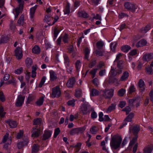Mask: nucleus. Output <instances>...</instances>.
<instances>
[{
    "label": "nucleus",
    "instance_id": "1",
    "mask_svg": "<svg viewBox=\"0 0 153 153\" xmlns=\"http://www.w3.org/2000/svg\"><path fill=\"white\" fill-rule=\"evenodd\" d=\"M77 103L79 102H83L80 106V110L83 114L85 115L89 114V111L88 109L90 106L89 103L85 101V99L82 97V93L79 89H77Z\"/></svg>",
    "mask_w": 153,
    "mask_h": 153
},
{
    "label": "nucleus",
    "instance_id": "2",
    "mask_svg": "<svg viewBox=\"0 0 153 153\" xmlns=\"http://www.w3.org/2000/svg\"><path fill=\"white\" fill-rule=\"evenodd\" d=\"M122 140V139L119 134H117L114 135L111 137L110 143L111 149L113 151L119 149Z\"/></svg>",
    "mask_w": 153,
    "mask_h": 153
},
{
    "label": "nucleus",
    "instance_id": "3",
    "mask_svg": "<svg viewBox=\"0 0 153 153\" xmlns=\"http://www.w3.org/2000/svg\"><path fill=\"white\" fill-rule=\"evenodd\" d=\"M124 6L126 9L133 13H134L137 9V7L135 4L129 1L125 2L124 3Z\"/></svg>",
    "mask_w": 153,
    "mask_h": 153
},
{
    "label": "nucleus",
    "instance_id": "4",
    "mask_svg": "<svg viewBox=\"0 0 153 153\" xmlns=\"http://www.w3.org/2000/svg\"><path fill=\"white\" fill-rule=\"evenodd\" d=\"M22 50V48L19 47L16 48L14 50V56H16L17 59H21L23 56Z\"/></svg>",
    "mask_w": 153,
    "mask_h": 153
},
{
    "label": "nucleus",
    "instance_id": "5",
    "mask_svg": "<svg viewBox=\"0 0 153 153\" xmlns=\"http://www.w3.org/2000/svg\"><path fill=\"white\" fill-rule=\"evenodd\" d=\"M61 94V91L58 86H57L53 88L51 95L52 98L59 97L60 96Z\"/></svg>",
    "mask_w": 153,
    "mask_h": 153
},
{
    "label": "nucleus",
    "instance_id": "6",
    "mask_svg": "<svg viewBox=\"0 0 153 153\" xmlns=\"http://www.w3.org/2000/svg\"><path fill=\"white\" fill-rule=\"evenodd\" d=\"M114 90L113 89H105L103 91V96L107 99H110L113 96L114 92Z\"/></svg>",
    "mask_w": 153,
    "mask_h": 153
},
{
    "label": "nucleus",
    "instance_id": "7",
    "mask_svg": "<svg viewBox=\"0 0 153 153\" xmlns=\"http://www.w3.org/2000/svg\"><path fill=\"white\" fill-rule=\"evenodd\" d=\"M25 97L21 95H19L17 99L15 102V105L17 107L21 106L24 103Z\"/></svg>",
    "mask_w": 153,
    "mask_h": 153
},
{
    "label": "nucleus",
    "instance_id": "8",
    "mask_svg": "<svg viewBox=\"0 0 153 153\" xmlns=\"http://www.w3.org/2000/svg\"><path fill=\"white\" fill-rule=\"evenodd\" d=\"M32 137H38L41 134V131L39 128H37V126L33 127L32 131Z\"/></svg>",
    "mask_w": 153,
    "mask_h": 153
},
{
    "label": "nucleus",
    "instance_id": "9",
    "mask_svg": "<svg viewBox=\"0 0 153 153\" xmlns=\"http://www.w3.org/2000/svg\"><path fill=\"white\" fill-rule=\"evenodd\" d=\"M153 59V53H146L143 55V59L144 61L149 62Z\"/></svg>",
    "mask_w": 153,
    "mask_h": 153
},
{
    "label": "nucleus",
    "instance_id": "10",
    "mask_svg": "<svg viewBox=\"0 0 153 153\" xmlns=\"http://www.w3.org/2000/svg\"><path fill=\"white\" fill-rule=\"evenodd\" d=\"M52 131L45 130L42 137V139L44 140H45L49 139L51 137L52 134Z\"/></svg>",
    "mask_w": 153,
    "mask_h": 153
},
{
    "label": "nucleus",
    "instance_id": "11",
    "mask_svg": "<svg viewBox=\"0 0 153 153\" xmlns=\"http://www.w3.org/2000/svg\"><path fill=\"white\" fill-rule=\"evenodd\" d=\"M37 7V5H36L34 6L31 7L30 10V17L31 21H34V17L36 10Z\"/></svg>",
    "mask_w": 153,
    "mask_h": 153
},
{
    "label": "nucleus",
    "instance_id": "12",
    "mask_svg": "<svg viewBox=\"0 0 153 153\" xmlns=\"http://www.w3.org/2000/svg\"><path fill=\"white\" fill-rule=\"evenodd\" d=\"M6 123L8 124L11 128H14L16 127L17 123L16 121L9 119L5 121Z\"/></svg>",
    "mask_w": 153,
    "mask_h": 153
},
{
    "label": "nucleus",
    "instance_id": "13",
    "mask_svg": "<svg viewBox=\"0 0 153 153\" xmlns=\"http://www.w3.org/2000/svg\"><path fill=\"white\" fill-rule=\"evenodd\" d=\"M147 44V41L144 39H143L140 40L136 45L137 48L145 46Z\"/></svg>",
    "mask_w": 153,
    "mask_h": 153
},
{
    "label": "nucleus",
    "instance_id": "14",
    "mask_svg": "<svg viewBox=\"0 0 153 153\" xmlns=\"http://www.w3.org/2000/svg\"><path fill=\"white\" fill-rule=\"evenodd\" d=\"M129 76V74L127 71H124L120 78V80L122 81H126L128 79Z\"/></svg>",
    "mask_w": 153,
    "mask_h": 153
},
{
    "label": "nucleus",
    "instance_id": "15",
    "mask_svg": "<svg viewBox=\"0 0 153 153\" xmlns=\"http://www.w3.org/2000/svg\"><path fill=\"white\" fill-rule=\"evenodd\" d=\"M76 80L74 77L70 79L67 83V86L69 88H72Z\"/></svg>",
    "mask_w": 153,
    "mask_h": 153
},
{
    "label": "nucleus",
    "instance_id": "16",
    "mask_svg": "<svg viewBox=\"0 0 153 153\" xmlns=\"http://www.w3.org/2000/svg\"><path fill=\"white\" fill-rule=\"evenodd\" d=\"M140 131V128L139 126L136 125L134 126L132 129L133 133L134 135V136H136L138 137V134Z\"/></svg>",
    "mask_w": 153,
    "mask_h": 153
},
{
    "label": "nucleus",
    "instance_id": "17",
    "mask_svg": "<svg viewBox=\"0 0 153 153\" xmlns=\"http://www.w3.org/2000/svg\"><path fill=\"white\" fill-rule=\"evenodd\" d=\"M28 143L27 138H26L25 140L22 142H20L17 143V146L19 149L22 148L25 146Z\"/></svg>",
    "mask_w": 153,
    "mask_h": 153
},
{
    "label": "nucleus",
    "instance_id": "18",
    "mask_svg": "<svg viewBox=\"0 0 153 153\" xmlns=\"http://www.w3.org/2000/svg\"><path fill=\"white\" fill-rule=\"evenodd\" d=\"M151 25L150 24L147 25L145 27L140 28V31L142 33H146L151 29Z\"/></svg>",
    "mask_w": 153,
    "mask_h": 153
},
{
    "label": "nucleus",
    "instance_id": "19",
    "mask_svg": "<svg viewBox=\"0 0 153 153\" xmlns=\"http://www.w3.org/2000/svg\"><path fill=\"white\" fill-rule=\"evenodd\" d=\"M117 67L118 68V73L120 74L122 72L123 69V62L122 60H120L118 61Z\"/></svg>",
    "mask_w": 153,
    "mask_h": 153
},
{
    "label": "nucleus",
    "instance_id": "20",
    "mask_svg": "<svg viewBox=\"0 0 153 153\" xmlns=\"http://www.w3.org/2000/svg\"><path fill=\"white\" fill-rule=\"evenodd\" d=\"M78 14L79 16L81 17L84 18H87L88 17V15L87 13L84 11L79 10L77 15Z\"/></svg>",
    "mask_w": 153,
    "mask_h": 153
},
{
    "label": "nucleus",
    "instance_id": "21",
    "mask_svg": "<svg viewBox=\"0 0 153 153\" xmlns=\"http://www.w3.org/2000/svg\"><path fill=\"white\" fill-rule=\"evenodd\" d=\"M97 63V59L96 58H94L91 60L88 67L90 68H92L94 67Z\"/></svg>",
    "mask_w": 153,
    "mask_h": 153
},
{
    "label": "nucleus",
    "instance_id": "22",
    "mask_svg": "<svg viewBox=\"0 0 153 153\" xmlns=\"http://www.w3.org/2000/svg\"><path fill=\"white\" fill-rule=\"evenodd\" d=\"M50 77L51 81H53L57 78V75L55 72L52 70L50 71Z\"/></svg>",
    "mask_w": 153,
    "mask_h": 153
},
{
    "label": "nucleus",
    "instance_id": "23",
    "mask_svg": "<svg viewBox=\"0 0 153 153\" xmlns=\"http://www.w3.org/2000/svg\"><path fill=\"white\" fill-rule=\"evenodd\" d=\"M23 6L21 7H20V5H19L18 7L16 8L15 9V11L16 13V15H15V18H17L18 17L20 13H22L23 9Z\"/></svg>",
    "mask_w": 153,
    "mask_h": 153
},
{
    "label": "nucleus",
    "instance_id": "24",
    "mask_svg": "<svg viewBox=\"0 0 153 153\" xmlns=\"http://www.w3.org/2000/svg\"><path fill=\"white\" fill-rule=\"evenodd\" d=\"M128 114V115L125 118V120L127 122H131L132 121V119L134 116V114L133 112H131Z\"/></svg>",
    "mask_w": 153,
    "mask_h": 153
},
{
    "label": "nucleus",
    "instance_id": "25",
    "mask_svg": "<svg viewBox=\"0 0 153 153\" xmlns=\"http://www.w3.org/2000/svg\"><path fill=\"white\" fill-rule=\"evenodd\" d=\"M39 147L38 144H34L32 148L31 153H37L39 151Z\"/></svg>",
    "mask_w": 153,
    "mask_h": 153
},
{
    "label": "nucleus",
    "instance_id": "26",
    "mask_svg": "<svg viewBox=\"0 0 153 153\" xmlns=\"http://www.w3.org/2000/svg\"><path fill=\"white\" fill-rule=\"evenodd\" d=\"M131 49V47L130 46L127 45H125L121 47V50L123 52L125 53L128 52Z\"/></svg>",
    "mask_w": 153,
    "mask_h": 153
},
{
    "label": "nucleus",
    "instance_id": "27",
    "mask_svg": "<svg viewBox=\"0 0 153 153\" xmlns=\"http://www.w3.org/2000/svg\"><path fill=\"white\" fill-rule=\"evenodd\" d=\"M32 52L34 53L39 54L40 52V49L37 45H35L32 49Z\"/></svg>",
    "mask_w": 153,
    "mask_h": 153
},
{
    "label": "nucleus",
    "instance_id": "28",
    "mask_svg": "<svg viewBox=\"0 0 153 153\" xmlns=\"http://www.w3.org/2000/svg\"><path fill=\"white\" fill-rule=\"evenodd\" d=\"M145 70L147 74L152 75L153 74V69L151 66L146 67Z\"/></svg>",
    "mask_w": 153,
    "mask_h": 153
},
{
    "label": "nucleus",
    "instance_id": "29",
    "mask_svg": "<svg viewBox=\"0 0 153 153\" xmlns=\"http://www.w3.org/2000/svg\"><path fill=\"white\" fill-rule=\"evenodd\" d=\"M9 38L7 36H2L0 40V44L7 42L9 41Z\"/></svg>",
    "mask_w": 153,
    "mask_h": 153
},
{
    "label": "nucleus",
    "instance_id": "30",
    "mask_svg": "<svg viewBox=\"0 0 153 153\" xmlns=\"http://www.w3.org/2000/svg\"><path fill=\"white\" fill-rule=\"evenodd\" d=\"M65 15H68L70 13V5L69 3H67L66 5L65 8L64 10Z\"/></svg>",
    "mask_w": 153,
    "mask_h": 153
},
{
    "label": "nucleus",
    "instance_id": "31",
    "mask_svg": "<svg viewBox=\"0 0 153 153\" xmlns=\"http://www.w3.org/2000/svg\"><path fill=\"white\" fill-rule=\"evenodd\" d=\"M25 64L27 67H30L32 65L33 62L32 59L30 58H27L25 61Z\"/></svg>",
    "mask_w": 153,
    "mask_h": 153
},
{
    "label": "nucleus",
    "instance_id": "32",
    "mask_svg": "<svg viewBox=\"0 0 153 153\" xmlns=\"http://www.w3.org/2000/svg\"><path fill=\"white\" fill-rule=\"evenodd\" d=\"M137 138L138 137H137V136H134L132 139L130 141L129 146L131 147L134 145L135 144V143L137 140Z\"/></svg>",
    "mask_w": 153,
    "mask_h": 153
},
{
    "label": "nucleus",
    "instance_id": "33",
    "mask_svg": "<svg viewBox=\"0 0 153 153\" xmlns=\"http://www.w3.org/2000/svg\"><path fill=\"white\" fill-rule=\"evenodd\" d=\"M44 97L43 96L41 97L36 102L37 105L40 106L42 105L44 102Z\"/></svg>",
    "mask_w": 153,
    "mask_h": 153
},
{
    "label": "nucleus",
    "instance_id": "34",
    "mask_svg": "<svg viewBox=\"0 0 153 153\" xmlns=\"http://www.w3.org/2000/svg\"><path fill=\"white\" fill-rule=\"evenodd\" d=\"M24 16L22 15L17 21V23L19 26L22 25L24 22Z\"/></svg>",
    "mask_w": 153,
    "mask_h": 153
},
{
    "label": "nucleus",
    "instance_id": "35",
    "mask_svg": "<svg viewBox=\"0 0 153 153\" xmlns=\"http://www.w3.org/2000/svg\"><path fill=\"white\" fill-rule=\"evenodd\" d=\"M6 83L7 85L12 84L14 86H16V81L15 78H13L6 82Z\"/></svg>",
    "mask_w": 153,
    "mask_h": 153
},
{
    "label": "nucleus",
    "instance_id": "36",
    "mask_svg": "<svg viewBox=\"0 0 153 153\" xmlns=\"http://www.w3.org/2000/svg\"><path fill=\"white\" fill-rule=\"evenodd\" d=\"M91 111L92 112L91 114V117L92 119L94 120L97 117V114L94 111V109H92Z\"/></svg>",
    "mask_w": 153,
    "mask_h": 153
},
{
    "label": "nucleus",
    "instance_id": "37",
    "mask_svg": "<svg viewBox=\"0 0 153 153\" xmlns=\"http://www.w3.org/2000/svg\"><path fill=\"white\" fill-rule=\"evenodd\" d=\"M9 26L10 30L14 32L15 30L16 27L15 24L13 23V21H11L9 25Z\"/></svg>",
    "mask_w": 153,
    "mask_h": 153
},
{
    "label": "nucleus",
    "instance_id": "38",
    "mask_svg": "<svg viewBox=\"0 0 153 153\" xmlns=\"http://www.w3.org/2000/svg\"><path fill=\"white\" fill-rule=\"evenodd\" d=\"M41 120L40 118H37L33 121V124L34 125H40L41 123Z\"/></svg>",
    "mask_w": 153,
    "mask_h": 153
},
{
    "label": "nucleus",
    "instance_id": "39",
    "mask_svg": "<svg viewBox=\"0 0 153 153\" xmlns=\"http://www.w3.org/2000/svg\"><path fill=\"white\" fill-rule=\"evenodd\" d=\"M99 91L95 88L92 89L91 92V95L94 96V95L96 96L98 95Z\"/></svg>",
    "mask_w": 153,
    "mask_h": 153
},
{
    "label": "nucleus",
    "instance_id": "40",
    "mask_svg": "<svg viewBox=\"0 0 153 153\" xmlns=\"http://www.w3.org/2000/svg\"><path fill=\"white\" fill-rule=\"evenodd\" d=\"M116 105L114 103H112L109 106L107 109L108 112H111L113 110H114L116 108Z\"/></svg>",
    "mask_w": 153,
    "mask_h": 153
},
{
    "label": "nucleus",
    "instance_id": "41",
    "mask_svg": "<svg viewBox=\"0 0 153 153\" xmlns=\"http://www.w3.org/2000/svg\"><path fill=\"white\" fill-rule=\"evenodd\" d=\"M122 111L125 112L126 114L128 115L131 111V109L129 106H127L122 109Z\"/></svg>",
    "mask_w": 153,
    "mask_h": 153
},
{
    "label": "nucleus",
    "instance_id": "42",
    "mask_svg": "<svg viewBox=\"0 0 153 153\" xmlns=\"http://www.w3.org/2000/svg\"><path fill=\"white\" fill-rule=\"evenodd\" d=\"M128 15L126 13L124 12H121L119 14L118 18L120 19H123L124 17H128Z\"/></svg>",
    "mask_w": 153,
    "mask_h": 153
},
{
    "label": "nucleus",
    "instance_id": "43",
    "mask_svg": "<svg viewBox=\"0 0 153 153\" xmlns=\"http://www.w3.org/2000/svg\"><path fill=\"white\" fill-rule=\"evenodd\" d=\"M126 91L125 89L121 88L118 92V95L120 97H123L126 93Z\"/></svg>",
    "mask_w": 153,
    "mask_h": 153
},
{
    "label": "nucleus",
    "instance_id": "44",
    "mask_svg": "<svg viewBox=\"0 0 153 153\" xmlns=\"http://www.w3.org/2000/svg\"><path fill=\"white\" fill-rule=\"evenodd\" d=\"M90 131L93 134H96L97 132L96 126H92L90 129Z\"/></svg>",
    "mask_w": 153,
    "mask_h": 153
},
{
    "label": "nucleus",
    "instance_id": "45",
    "mask_svg": "<svg viewBox=\"0 0 153 153\" xmlns=\"http://www.w3.org/2000/svg\"><path fill=\"white\" fill-rule=\"evenodd\" d=\"M117 73H118V72H117L116 70L111 67V69L109 73L111 75V76L114 77L115 76Z\"/></svg>",
    "mask_w": 153,
    "mask_h": 153
},
{
    "label": "nucleus",
    "instance_id": "46",
    "mask_svg": "<svg viewBox=\"0 0 153 153\" xmlns=\"http://www.w3.org/2000/svg\"><path fill=\"white\" fill-rule=\"evenodd\" d=\"M98 68H95L91 70L90 72V74L92 75V78H94L95 76Z\"/></svg>",
    "mask_w": 153,
    "mask_h": 153
},
{
    "label": "nucleus",
    "instance_id": "47",
    "mask_svg": "<svg viewBox=\"0 0 153 153\" xmlns=\"http://www.w3.org/2000/svg\"><path fill=\"white\" fill-rule=\"evenodd\" d=\"M138 99V97H136L132 99H130L128 100V102L130 104L131 106H133V104Z\"/></svg>",
    "mask_w": 153,
    "mask_h": 153
},
{
    "label": "nucleus",
    "instance_id": "48",
    "mask_svg": "<svg viewBox=\"0 0 153 153\" xmlns=\"http://www.w3.org/2000/svg\"><path fill=\"white\" fill-rule=\"evenodd\" d=\"M104 114L102 112H100L98 114L99 116V121L100 122H101L103 121L104 118L103 117Z\"/></svg>",
    "mask_w": 153,
    "mask_h": 153
},
{
    "label": "nucleus",
    "instance_id": "49",
    "mask_svg": "<svg viewBox=\"0 0 153 153\" xmlns=\"http://www.w3.org/2000/svg\"><path fill=\"white\" fill-rule=\"evenodd\" d=\"M126 104V102L125 101H120L118 106L121 108L124 107Z\"/></svg>",
    "mask_w": 153,
    "mask_h": 153
},
{
    "label": "nucleus",
    "instance_id": "50",
    "mask_svg": "<svg viewBox=\"0 0 153 153\" xmlns=\"http://www.w3.org/2000/svg\"><path fill=\"white\" fill-rule=\"evenodd\" d=\"M46 79V77L45 76H44L42 78L39 85V87L41 88L42 87L45 82Z\"/></svg>",
    "mask_w": 153,
    "mask_h": 153
},
{
    "label": "nucleus",
    "instance_id": "51",
    "mask_svg": "<svg viewBox=\"0 0 153 153\" xmlns=\"http://www.w3.org/2000/svg\"><path fill=\"white\" fill-rule=\"evenodd\" d=\"M139 87L140 88H143L145 85L144 82L141 79H140L138 82Z\"/></svg>",
    "mask_w": 153,
    "mask_h": 153
},
{
    "label": "nucleus",
    "instance_id": "52",
    "mask_svg": "<svg viewBox=\"0 0 153 153\" xmlns=\"http://www.w3.org/2000/svg\"><path fill=\"white\" fill-rule=\"evenodd\" d=\"M89 53V50L88 48L86 49L85 51V59H88Z\"/></svg>",
    "mask_w": 153,
    "mask_h": 153
},
{
    "label": "nucleus",
    "instance_id": "53",
    "mask_svg": "<svg viewBox=\"0 0 153 153\" xmlns=\"http://www.w3.org/2000/svg\"><path fill=\"white\" fill-rule=\"evenodd\" d=\"M60 131L59 128H57L55 129L54 131L53 137L54 138L56 137L57 135L60 133Z\"/></svg>",
    "mask_w": 153,
    "mask_h": 153
},
{
    "label": "nucleus",
    "instance_id": "54",
    "mask_svg": "<svg viewBox=\"0 0 153 153\" xmlns=\"http://www.w3.org/2000/svg\"><path fill=\"white\" fill-rule=\"evenodd\" d=\"M117 46L116 43L111 42L110 44V48L111 50L113 51H114L115 50L116 47Z\"/></svg>",
    "mask_w": 153,
    "mask_h": 153
},
{
    "label": "nucleus",
    "instance_id": "55",
    "mask_svg": "<svg viewBox=\"0 0 153 153\" xmlns=\"http://www.w3.org/2000/svg\"><path fill=\"white\" fill-rule=\"evenodd\" d=\"M135 91V88L134 85H130L129 88V92L130 94H132Z\"/></svg>",
    "mask_w": 153,
    "mask_h": 153
},
{
    "label": "nucleus",
    "instance_id": "56",
    "mask_svg": "<svg viewBox=\"0 0 153 153\" xmlns=\"http://www.w3.org/2000/svg\"><path fill=\"white\" fill-rule=\"evenodd\" d=\"M62 40L64 43H67L69 40L68 35L67 34H65L63 37Z\"/></svg>",
    "mask_w": 153,
    "mask_h": 153
},
{
    "label": "nucleus",
    "instance_id": "57",
    "mask_svg": "<svg viewBox=\"0 0 153 153\" xmlns=\"http://www.w3.org/2000/svg\"><path fill=\"white\" fill-rule=\"evenodd\" d=\"M84 36L83 35H82V36L80 37L79 39L77 40V47H79L82 41V38H84Z\"/></svg>",
    "mask_w": 153,
    "mask_h": 153
},
{
    "label": "nucleus",
    "instance_id": "58",
    "mask_svg": "<svg viewBox=\"0 0 153 153\" xmlns=\"http://www.w3.org/2000/svg\"><path fill=\"white\" fill-rule=\"evenodd\" d=\"M5 112H4L3 108L2 107H0V117H3L5 115Z\"/></svg>",
    "mask_w": 153,
    "mask_h": 153
},
{
    "label": "nucleus",
    "instance_id": "59",
    "mask_svg": "<svg viewBox=\"0 0 153 153\" xmlns=\"http://www.w3.org/2000/svg\"><path fill=\"white\" fill-rule=\"evenodd\" d=\"M64 58L65 60V64L66 65H67L68 66H69V59L68 57L65 56H64Z\"/></svg>",
    "mask_w": 153,
    "mask_h": 153
},
{
    "label": "nucleus",
    "instance_id": "60",
    "mask_svg": "<svg viewBox=\"0 0 153 153\" xmlns=\"http://www.w3.org/2000/svg\"><path fill=\"white\" fill-rule=\"evenodd\" d=\"M75 101L74 100H72L69 101L67 102V104L69 105H71L73 107L75 105Z\"/></svg>",
    "mask_w": 153,
    "mask_h": 153
},
{
    "label": "nucleus",
    "instance_id": "61",
    "mask_svg": "<svg viewBox=\"0 0 153 153\" xmlns=\"http://www.w3.org/2000/svg\"><path fill=\"white\" fill-rule=\"evenodd\" d=\"M76 133V128H75L70 130V134L71 135H74Z\"/></svg>",
    "mask_w": 153,
    "mask_h": 153
},
{
    "label": "nucleus",
    "instance_id": "62",
    "mask_svg": "<svg viewBox=\"0 0 153 153\" xmlns=\"http://www.w3.org/2000/svg\"><path fill=\"white\" fill-rule=\"evenodd\" d=\"M8 136L9 134L6 133L5 134V135L1 143H4L6 142V141L7 140Z\"/></svg>",
    "mask_w": 153,
    "mask_h": 153
},
{
    "label": "nucleus",
    "instance_id": "63",
    "mask_svg": "<svg viewBox=\"0 0 153 153\" xmlns=\"http://www.w3.org/2000/svg\"><path fill=\"white\" fill-rule=\"evenodd\" d=\"M0 100L2 102L4 101L5 100L4 94L2 92H0Z\"/></svg>",
    "mask_w": 153,
    "mask_h": 153
},
{
    "label": "nucleus",
    "instance_id": "64",
    "mask_svg": "<svg viewBox=\"0 0 153 153\" xmlns=\"http://www.w3.org/2000/svg\"><path fill=\"white\" fill-rule=\"evenodd\" d=\"M149 95L150 97V101L152 102H153V90L151 91L149 94Z\"/></svg>",
    "mask_w": 153,
    "mask_h": 153
}]
</instances>
